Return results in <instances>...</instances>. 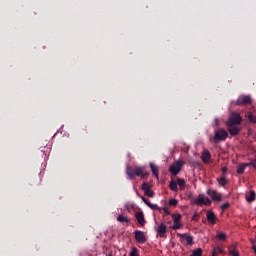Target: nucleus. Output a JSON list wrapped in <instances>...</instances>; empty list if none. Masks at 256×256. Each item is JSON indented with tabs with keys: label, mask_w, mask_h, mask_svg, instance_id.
<instances>
[{
	"label": "nucleus",
	"mask_w": 256,
	"mask_h": 256,
	"mask_svg": "<svg viewBox=\"0 0 256 256\" xmlns=\"http://www.w3.org/2000/svg\"><path fill=\"white\" fill-rule=\"evenodd\" d=\"M126 173H127V176L130 178V180H133L135 177H140L141 179H145L149 176L144 166H139L135 168L128 166Z\"/></svg>",
	"instance_id": "1"
},
{
	"label": "nucleus",
	"mask_w": 256,
	"mask_h": 256,
	"mask_svg": "<svg viewBox=\"0 0 256 256\" xmlns=\"http://www.w3.org/2000/svg\"><path fill=\"white\" fill-rule=\"evenodd\" d=\"M228 136V132L225 129L220 128L215 130V136L213 137V141L215 143L225 142Z\"/></svg>",
	"instance_id": "2"
},
{
	"label": "nucleus",
	"mask_w": 256,
	"mask_h": 256,
	"mask_svg": "<svg viewBox=\"0 0 256 256\" xmlns=\"http://www.w3.org/2000/svg\"><path fill=\"white\" fill-rule=\"evenodd\" d=\"M242 123V117L238 112H232L229 120L227 121V126H237Z\"/></svg>",
	"instance_id": "3"
},
{
	"label": "nucleus",
	"mask_w": 256,
	"mask_h": 256,
	"mask_svg": "<svg viewBox=\"0 0 256 256\" xmlns=\"http://www.w3.org/2000/svg\"><path fill=\"white\" fill-rule=\"evenodd\" d=\"M233 104L235 106H249L252 104V98L249 95H241Z\"/></svg>",
	"instance_id": "4"
},
{
	"label": "nucleus",
	"mask_w": 256,
	"mask_h": 256,
	"mask_svg": "<svg viewBox=\"0 0 256 256\" xmlns=\"http://www.w3.org/2000/svg\"><path fill=\"white\" fill-rule=\"evenodd\" d=\"M194 203L198 206H210L212 204V200L209 197L205 196L204 194H200L199 197L194 200Z\"/></svg>",
	"instance_id": "5"
},
{
	"label": "nucleus",
	"mask_w": 256,
	"mask_h": 256,
	"mask_svg": "<svg viewBox=\"0 0 256 256\" xmlns=\"http://www.w3.org/2000/svg\"><path fill=\"white\" fill-rule=\"evenodd\" d=\"M184 165L183 161H177L175 164L170 166V173H172L173 176H177L181 172V168Z\"/></svg>",
	"instance_id": "6"
},
{
	"label": "nucleus",
	"mask_w": 256,
	"mask_h": 256,
	"mask_svg": "<svg viewBox=\"0 0 256 256\" xmlns=\"http://www.w3.org/2000/svg\"><path fill=\"white\" fill-rule=\"evenodd\" d=\"M141 190L144 192L145 196L154 198L155 193L151 190V185L148 182L143 183Z\"/></svg>",
	"instance_id": "7"
},
{
	"label": "nucleus",
	"mask_w": 256,
	"mask_h": 256,
	"mask_svg": "<svg viewBox=\"0 0 256 256\" xmlns=\"http://www.w3.org/2000/svg\"><path fill=\"white\" fill-rule=\"evenodd\" d=\"M207 193L214 202H221L222 201V194L219 193L217 190L208 189Z\"/></svg>",
	"instance_id": "8"
},
{
	"label": "nucleus",
	"mask_w": 256,
	"mask_h": 256,
	"mask_svg": "<svg viewBox=\"0 0 256 256\" xmlns=\"http://www.w3.org/2000/svg\"><path fill=\"white\" fill-rule=\"evenodd\" d=\"M177 236L181 238V242L186 241L187 245H189V246L193 245L194 237L191 234H188V233H183V234L178 233Z\"/></svg>",
	"instance_id": "9"
},
{
	"label": "nucleus",
	"mask_w": 256,
	"mask_h": 256,
	"mask_svg": "<svg viewBox=\"0 0 256 256\" xmlns=\"http://www.w3.org/2000/svg\"><path fill=\"white\" fill-rule=\"evenodd\" d=\"M134 235H135V239L136 241L139 243V244H145L147 239H146V236H145V233L141 230H136L134 232Z\"/></svg>",
	"instance_id": "10"
},
{
	"label": "nucleus",
	"mask_w": 256,
	"mask_h": 256,
	"mask_svg": "<svg viewBox=\"0 0 256 256\" xmlns=\"http://www.w3.org/2000/svg\"><path fill=\"white\" fill-rule=\"evenodd\" d=\"M135 217L138 221V224L141 225V227H144L146 224L144 213L142 211L136 212Z\"/></svg>",
	"instance_id": "11"
},
{
	"label": "nucleus",
	"mask_w": 256,
	"mask_h": 256,
	"mask_svg": "<svg viewBox=\"0 0 256 256\" xmlns=\"http://www.w3.org/2000/svg\"><path fill=\"white\" fill-rule=\"evenodd\" d=\"M157 233L160 238H166L167 226L164 223H161L157 229Z\"/></svg>",
	"instance_id": "12"
},
{
	"label": "nucleus",
	"mask_w": 256,
	"mask_h": 256,
	"mask_svg": "<svg viewBox=\"0 0 256 256\" xmlns=\"http://www.w3.org/2000/svg\"><path fill=\"white\" fill-rule=\"evenodd\" d=\"M228 126V131L231 134V136L235 137L237 135H239V133L241 132V128L236 127L235 125H227Z\"/></svg>",
	"instance_id": "13"
},
{
	"label": "nucleus",
	"mask_w": 256,
	"mask_h": 256,
	"mask_svg": "<svg viewBox=\"0 0 256 256\" xmlns=\"http://www.w3.org/2000/svg\"><path fill=\"white\" fill-rule=\"evenodd\" d=\"M218 218L216 217L215 213L213 211H208L207 213V221L211 225H215L217 223Z\"/></svg>",
	"instance_id": "14"
},
{
	"label": "nucleus",
	"mask_w": 256,
	"mask_h": 256,
	"mask_svg": "<svg viewBox=\"0 0 256 256\" xmlns=\"http://www.w3.org/2000/svg\"><path fill=\"white\" fill-rule=\"evenodd\" d=\"M250 163H241L237 169V174L242 175L247 167H250Z\"/></svg>",
	"instance_id": "15"
},
{
	"label": "nucleus",
	"mask_w": 256,
	"mask_h": 256,
	"mask_svg": "<svg viewBox=\"0 0 256 256\" xmlns=\"http://www.w3.org/2000/svg\"><path fill=\"white\" fill-rule=\"evenodd\" d=\"M202 160L205 164H209L211 161V154L208 150L204 151L202 154Z\"/></svg>",
	"instance_id": "16"
},
{
	"label": "nucleus",
	"mask_w": 256,
	"mask_h": 256,
	"mask_svg": "<svg viewBox=\"0 0 256 256\" xmlns=\"http://www.w3.org/2000/svg\"><path fill=\"white\" fill-rule=\"evenodd\" d=\"M150 168L152 170L153 175L155 176L156 179H159V168L153 163H150Z\"/></svg>",
	"instance_id": "17"
},
{
	"label": "nucleus",
	"mask_w": 256,
	"mask_h": 256,
	"mask_svg": "<svg viewBox=\"0 0 256 256\" xmlns=\"http://www.w3.org/2000/svg\"><path fill=\"white\" fill-rule=\"evenodd\" d=\"M217 181L221 187H225L229 184V180L225 176H221Z\"/></svg>",
	"instance_id": "18"
},
{
	"label": "nucleus",
	"mask_w": 256,
	"mask_h": 256,
	"mask_svg": "<svg viewBox=\"0 0 256 256\" xmlns=\"http://www.w3.org/2000/svg\"><path fill=\"white\" fill-rule=\"evenodd\" d=\"M247 202L252 203L256 200V192L254 190L250 191V194L246 196Z\"/></svg>",
	"instance_id": "19"
},
{
	"label": "nucleus",
	"mask_w": 256,
	"mask_h": 256,
	"mask_svg": "<svg viewBox=\"0 0 256 256\" xmlns=\"http://www.w3.org/2000/svg\"><path fill=\"white\" fill-rule=\"evenodd\" d=\"M117 221L120 222V223H126V224L130 223V219L127 216H124V215H121V214L118 215Z\"/></svg>",
	"instance_id": "20"
},
{
	"label": "nucleus",
	"mask_w": 256,
	"mask_h": 256,
	"mask_svg": "<svg viewBox=\"0 0 256 256\" xmlns=\"http://www.w3.org/2000/svg\"><path fill=\"white\" fill-rule=\"evenodd\" d=\"M177 185L180 187L181 190H185L186 182L182 178L177 179Z\"/></svg>",
	"instance_id": "21"
},
{
	"label": "nucleus",
	"mask_w": 256,
	"mask_h": 256,
	"mask_svg": "<svg viewBox=\"0 0 256 256\" xmlns=\"http://www.w3.org/2000/svg\"><path fill=\"white\" fill-rule=\"evenodd\" d=\"M170 190L173 192H177L178 191V184L176 181L172 180L170 183Z\"/></svg>",
	"instance_id": "22"
},
{
	"label": "nucleus",
	"mask_w": 256,
	"mask_h": 256,
	"mask_svg": "<svg viewBox=\"0 0 256 256\" xmlns=\"http://www.w3.org/2000/svg\"><path fill=\"white\" fill-rule=\"evenodd\" d=\"M217 238H218L219 241H226V239H227V234L224 233V232H219V233L217 234Z\"/></svg>",
	"instance_id": "23"
},
{
	"label": "nucleus",
	"mask_w": 256,
	"mask_h": 256,
	"mask_svg": "<svg viewBox=\"0 0 256 256\" xmlns=\"http://www.w3.org/2000/svg\"><path fill=\"white\" fill-rule=\"evenodd\" d=\"M203 255V250L202 248H198L193 250L191 256H202Z\"/></svg>",
	"instance_id": "24"
},
{
	"label": "nucleus",
	"mask_w": 256,
	"mask_h": 256,
	"mask_svg": "<svg viewBox=\"0 0 256 256\" xmlns=\"http://www.w3.org/2000/svg\"><path fill=\"white\" fill-rule=\"evenodd\" d=\"M218 253L223 254V249H222L221 247H219V246H217V247L214 248V251H213V255H212V256H217Z\"/></svg>",
	"instance_id": "25"
},
{
	"label": "nucleus",
	"mask_w": 256,
	"mask_h": 256,
	"mask_svg": "<svg viewBox=\"0 0 256 256\" xmlns=\"http://www.w3.org/2000/svg\"><path fill=\"white\" fill-rule=\"evenodd\" d=\"M169 205L172 207H176L178 205V200L175 198H171L169 201Z\"/></svg>",
	"instance_id": "26"
},
{
	"label": "nucleus",
	"mask_w": 256,
	"mask_h": 256,
	"mask_svg": "<svg viewBox=\"0 0 256 256\" xmlns=\"http://www.w3.org/2000/svg\"><path fill=\"white\" fill-rule=\"evenodd\" d=\"M148 207L152 210L161 211V208L157 204L150 203Z\"/></svg>",
	"instance_id": "27"
},
{
	"label": "nucleus",
	"mask_w": 256,
	"mask_h": 256,
	"mask_svg": "<svg viewBox=\"0 0 256 256\" xmlns=\"http://www.w3.org/2000/svg\"><path fill=\"white\" fill-rule=\"evenodd\" d=\"M249 121L253 124H256V115L254 114H249Z\"/></svg>",
	"instance_id": "28"
},
{
	"label": "nucleus",
	"mask_w": 256,
	"mask_h": 256,
	"mask_svg": "<svg viewBox=\"0 0 256 256\" xmlns=\"http://www.w3.org/2000/svg\"><path fill=\"white\" fill-rule=\"evenodd\" d=\"M229 208H230V203L229 202H225L224 204L221 205L222 211H226Z\"/></svg>",
	"instance_id": "29"
},
{
	"label": "nucleus",
	"mask_w": 256,
	"mask_h": 256,
	"mask_svg": "<svg viewBox=\"0 0 256 256\" xmlns=\"http://www.w3.org/2000/svg\"><path fill=\"white\" fill-rule=\"evenodd\" d=\"M181 227H182L181 222H174V225H173L174 230H179V229H181Z\"/></svg>",
	"instance_id": "30"
},
{
	"label": "nucleus",
	"mask_w": 256,
	"mask_h": 256,
	"mask_svg": "<svg viewBox=\"0 0 256 256\" xmlns=\"http://www.w3.org/2000/svg\"><path fill=\"white\" fill-rule=\"evenodd\" d=\"M229 254L231 256H240L239 252L236 249H229Z\"/></svg>",
	"instance_id": "31"
},
{
	"label": "nucleus",
	"mask_w": 256,
	"mask_h": 256,
	"mask_svg": "<svg viewBox=\"0 0 256 256\" xmlns=\"http://www.w3.org/2000/svg\"><path fill=\"white\" fill-rule=\"evenodd\" d=\"M130 256H139L138 249L134 247L132 251L130 252Z\"/></svg>",
	"instance_id": "32"
},
{
	"label": "nucleus",
	"mask_w": 256,
	"mask_h": 256,
	"mask_svg": "<svg viewBox=\"0 0 256 256\" xmlns=\"http://www.w3.org/2000/svg\"><path fill=\"white\" fill-rule=\"evenodd\" d=\"M173 218H174V222H180L181 218H182V215L181 214H178V215H173Z\"/></svg>",
	"instance_id": "33"
},
{
	"label": "nucleus",
	"mask_w": 256,
	"mask_h": 256,
	"mask_svg": "<svg viewBox=\"0 0 256 256\" xmlns=\"http://www.w3.org/2000/svg\"><path fill=\"white\" fill-rule=\"evenodd\" d=\"M141 199H142V201H143L147 206H149V204H151V202H150L146 197L141 196Z\"/></svg>",
	"instance_id": "34"
},
{
	"label": "nucleus",
	"mask_w": 256,
	"mask_h": 256,
	"mask_svg": "<svg viewBox=\"0 0 256 256\" xmlns=\"http://www.w3.org/2000/svg\"><path fill=\"white\" fill-rule=\"evenodd\" d=\"M163 211H164L165 215H170V209H169V207H164V208H163Z\"/></svg>",
	"instance_id": "35"
},
{
	"label": "nucleus",
	"mask_w": 256,
	"mask_h": 256,
	"mask_svg": "<svg viewBox=\"0 0 256 256\" xmlns=\"http://www.w3.org/2000/svg\"><path fill=\"white\" fill-rule=\"evenodd\" d=\"M250 166H253V168L256 170V159L250 162Z\"/></svg>",
	"instance_id": "36"
},
{
	"label": "nucleus",
	"mask_w": 256,
	"mask_h": 256,
	"mask_svg": "<svg viewBox=\"0 0 256 256\" xmlns=\"http://www.w3.org/2000/svg\"><path fill=\"white\" fill-rule=\"evenodd\" d=\"M227 172H228V168H227V167H223V168H222V173H223V175H226Z\"/></svg>",
	"instance_id": "37"
},
{
	"label": "nucleus",
	"mask_w": 256,
	"mask_h": 256,
	"mask_svg": "<svg viewBox=\"0 0 256 256\" xmlns=\"http://www.w3.org/2000/svg\"><path fill=\"white\" fill-rule=\"evenodd\" d=\"M214 125H215L216 127H218V126H219V119H218V118H216V119H215V121H214Z\"/></svg>",
	"instance_id": "38"
},
{
	"label": "nucleus",
	"mask_w": 256,
	"mask_h": 256,
	"mask_svg": "<svg viewBox=\"0 0 256 256\" xmlns=\"http://www.w3.org/2000/svg\"><path fill=\"white\" fill-rule=\"evenodd\" d=\"M252 249L254 250V253L256 254V245H253Z\"/></svg>",
	"instance_id": "39"
},
{
	"label": "nucleus",
	"mask_w": 256,
	"mask_h": 256,
	"mask_svg": "<svg viewBox=\"0 0 256 256\" xmlns=\"http://www.w3.org/2000/svg\"><path fill=\"white\" fill-rule=\"evenodd\" d=\"M255 242H256V240L252 238V239H251V243H252V244H255Z\"/></svg>",
	"instance_id": "40"
},
{
	"label": "nucleus",
	"mask_w": 256,
	"mask_h": 256,
	"mask_svg": "<svg viewBox=\"0 0 256 256\" xmlns=\"http://www.w3.org/2000/svg\"><path fill=\"white\" fill-rule=\"evenodd\" d=\"M107 256H113V254H112V253H110V254H108Z\"/></svg>",
	"instance_id": "41"
}]
</instances>
